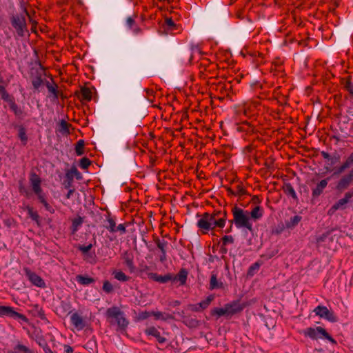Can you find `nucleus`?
Returning a JSON list of instances; mask_svg holds the SVG:
<instances>
[{
	"instance_id": "1",
	"label": "nucleus",
	"mask_w": 353,
	"mask_h": 353,
	"mask_svg": "<svg viewBox=\"0 0 353 353\" xmlns=\"http://www.w3.org/2000/svg\"><path fill=\"white\" fill-rule=\"evenodd\" d=\"M233 220L231 221L234 223L237 228H245L250 232L253 231L252 222L249 217L248 211L235 205L232 209Z\"/></svg>"
},
{
	"instance_id": "2",
	"label": "nucleus",
	"mask_w": 353,
	"mask_h": 353,
	"mask_svg": "<svg viewBox=\"0 0 353 353\" xmlns=\"http://www.w3.org/2000/svg\"><path fill=\"white\" fill-rule=\"evenodd\" d=\"M105 316L110 324H117L121 330H125L129 324L123 312L117 306L108 308L105 312Z\"/></svg>"
},
{
	"instance_id": "3",
	"label": "nucleus",
	"mask_w": 353,
	"mask_h": 353,
	"mask_svg": "<svg viewBox=\"0 0 353 353\" xmlns=\"http://www.w3.org/2000/svg\"><path fill=\"white\" fill-rule=\"evenodd\" d=\"M30 181L32 188L33 192L37 194L39 201L44 205L46 210L50 212H53L54 210L47 202L46 199V195L43 192L41 187V180L39 175L36 173L32 172L30 174Z\"/></svg>"
},
{
	"instance_id": "4",
	"label": "nucleus",
	"mask_w": 353,
	"mask_h": 353,
	"mask_svg": "<svg viewBox=\"0 0 353 353\" xmlns=\"http://www.w3.org/2000/svg\"><path fill=\"white\" fill-rule=\"evenodd\" d=\"M26 15L29 16V14L26 10H24L23 13L16 14L11 18L12 26L19 37H23L25 33L28 32Z\"/></svg>"
},
{
	"instance_id": "5",
	"label": "nucleus",
	"mask_w": 353,
	"mask_h": 353,
	"mask_svg": "<svg viewBox=\"0 0 353 353\" xmlns=\"http://www.w3.org/2000/svg\"><path fill=\"white\" fill-rule=\"evenodd\" d=\"M303 334L305 336H307L313 340H317L320 336L327 339L332 344L336 343V340L322 327H316V328L308 327L303 331Z\"/></svg>"
},
{
	"instance_id": "6",
	"label": "nucleus",
	"mask_w": 353,
	"mask_h": 353,
	"mask_svg": "<svg viewBox=\"0 0 353 353\" xmlns=\"http://www.w3.org/2000/svg\"><path fill=\"white\" fill-rule=\"evenodd\" d=\"M313 312L316 316L324 318L330 322L334 323L338 321L334 313L329 310L325 306L319 305L314 309Z\"/></svg>"
},
{
	"instance_id": "7",
	"label": "nucleus",
	"mask_w": 353,
	"mask_h": 353,
	"mask_svg": "<svg viewBox=\"0 0 353 353\" xmlns=\"http://www.w3.org/2000/svg\"><path fill=\"white\" fill-rule=\"evenodd\" d=\"M8 316L14 319H19L23 322L28 323V319L23 314L14 310L12 307L0 305V316Z\"/></svg>"
},
{
	"instance_id": "8",
	"label": "nucleus",
	"mask_w": 353,
	"mask_h": 353,
	"mask_svg": "<svg viewBox=\"0 0 353 353\" xmlns=\"http://www.w3.org/2000/svg\"><path fill=\"white\" fill-rule=\"evenodd\" d=\"M211 216L210 213L205 212L201 215V218L197 222V227L202 231L203 234H207L210 230L214 229V226L210 223Z\"/></svg>"
},
{
	"instance_id": "9",
	"label": "nucleus",
	"mask_w": 353,
	"mask_h": 353,
	"mask_svg": "<svg viewBox=\"0 0 353 353\" xmlns=\"http://www.w3.org/2000/svg\"><path fill=\"white\" fill-rule=\"evenodd\" d=\"M353 183V168L347 174L342 176L338 181L336 188L339 191L347 189Z\"/></svg>"
},
{
	"instance_id": "10",
	"label": "nucleus",
	"mask_w": 353,
	"mask_h": 353,
	"mask_svg": "<svg viewBox=\"0 0 353 353\" xmlns=\"http://www.w3.org/2000/svg\"><path fill=\"white\" fill-rule=\"evenodd\" d=\"M212 221H210L212 226L223 228L225 226L226 219V212L214 211L212 214H210Z\"/></svg>"
},
{
	"instance_id": "11",
	"label": "nucleus",
	"mask_w": 353,
	"mask_h": 353,
	"mask_svg": "<svg viewBox=\"0 0 353 353\" xmlns=\"http://www.w3.org/2000/svg\"><path fill=\"white\" fill-rule=\"evenodd\" d=\"M24 272L26 276L28 278L30 281L34 285L39 288H45L46 283L43 279L37 274L35 272L31 271L28 268H25L23 269Z\"/></svg>"
},
{
	"instance_id": "12",
	"label": "nucleus",
	"mask_w": 353,
	"mask_h": 353,
	"mask_svg": "<svg viewBox=\"0 0 353 353\" xmlns=\"http://www.w3.org/2000/svg\"><path fill=\"white\" fill-rule=\"evenodd\" d=\"M227 311V316H232L236 314L240 313L245 307V304L240 303L239 301H234L225 305Z\"/></svg>"
},
{
	"instance_id": "13",
	"label": "nucleus",
	"mask_w": 353,
	"mask_h": 353,
	"mask_svg": "<svg viewBox=\"0 0 353 353\" xmlns=\"http://www.w3.org/2000/svg\"><path fill=\"white\" fill-rule=\"evenodd\" d=\"M353 166V152H351L348 157H347L343 163L338 167L334 174H340L345 172V170L352 168Z\"/></svg>"
},
{
	"instance_id": "14",
	"label": "nucleus",
	"mask_w": 353,
	"mask_h": 353,
	"mask_svg": "<svg viewBox=\"0 0 353 353\" xmlns=\"http://www.w3.org/2000/svg\"><path fill=\"white\" fill-rule=\"evenodd\" d=\"M154 243L161 252L159 261L161 263H164L167 260L166 248L168 242L163 239L161 240L159 238H157L154 239Z\"/></svg>"
},
{
	"instance_id": "15",
	"label": "nucleus",
	"mask_w": 353,
	"mask_h": 353,
	"mask_svg": "<svg viewBox=\"0 0 353 353\" xmlns=\"http://www.w3.org/2000/svg\"><path fill=\"white\" fill-rule=\"evenodd\" d=\"M75 95L81 101H90L92 97V92L88 87H81L79 91L75 92Z\"/></svg>"
},
{
	"instance_id": "16",
	"label": "nucleus",
	"mask_w": 353,
	"mask_h": 353,
	"mask_svg": "<svg viewBox=\"0 0 353 353\" xmlns=\"http://www.w3.org/2000/svg\"><path fill=\"white\" fill-rule=\"evenodd\" d=\"M122 259L124 261L125 265L129 269L130 272L132 273L135 271V265L134 263V255L132 252L129 251H125L122 254Z\"/></svg>"
},
{
	"instance_id": "17",
	"label": "nucleus",
	"mask_w": 353,
	"mask_h": 353,
	"mask_svg": "<svg viewBox=\"0 0 353 353\" xmlns=\"http://www.w3.org/2000/svg\"><path fill=\"white\" fill-rule=\"evenodd\" d=\"M70 321L72 324L79 330H83L85 326L83 317L77 312H74L70 316Z\"/></svg>"
},
{
	"instance_id": "18",
	"label": "nucleus",
	"mask_w": 353,
	"mask_h": 353,
	"mask_svg": "<svg viewBox=\"0 0 353 353\" xmlns=\"http://www.w3.org/2000/svg\"><path fill=\"white\" fill-rule=\"evenodd\" d=\"M148 277L160 283H165L170 281H172L173 276L170 274H167L164 276L159 275L157 273L150 272L148 274Z\"/></svg>"
},
{
	"instance_id": "19",
	"label": "nucleus",
	"mask_w": 353,
	"mask_h": 353,
	"mask_svg": "<svg viewBox=\"0 0 353 353\" xmlns=\"http://www.w3.org/2000/svg\"><path fill=\"white\" fill-rule=\"evenodd\" d=\"M329 178L321 180L316 186L312 189V195L313 198H316L320 196L324 189L327 187Z\"/></svg>"
},
{
	"instance_id": "20",
	"label": "nucleus",
	"mask_w": 353,
	"mask_h": 353,
	"mask_svg": "<svg viewBox=\"0 0 353 353\" xmlns=\"http://www.w3.org/2000/svg\"><path fill=\"white\" fill-rule=\"evenodd\" d=\"M145 332L149 336L155 337L159 343H164L166 341V339L162 336L159 331L154 326L148 327Z\"/></svg>"
},
{
	"instance_id": "21",
	"label": "nucleus",
	"mask_w": 353,
	"mask_h": 353,
	"mask_svg": "<svg viewBox=\"0 0 353 353\" xmlns=\"http://www.w3.org/2000/svg\"><path fill=\"white\" fill-rule=\"evenodd\" d=\"M248 214L251 221H256L263 216V209L261 206L256 205L250 212L248 211Z\"/></svg>"
},
{
	"instance_id": "22",
	"label": "nucleus",
	"mask_w": 353,
	"mask_h": 353,
	"mask_svg": "<svg viewBox=\"0 0 353 353\" xmlns=\"http://www.w3.org/2000/svg\"><path fill=\"white\" fill-rule=\"evenodd\" d=\"M350 201V199L347 196L346 194H345L344 197L339 199L337 202H336L332 208L330 209V212L332 211V212L336 211L339 209H344L345 205Z\"/></svg>"
},
{
	"instance_id": "23",
	"label": "nucleus",
	"mask_w": 353,
	"mask_h": 353,
	"mask_svg": "<svg viewBox=\"0 0 353 353\" xmlns=\"http://www.w3.org/2000/svg\"><path fill=\"white\" fill-rule=\"evenodd\" d=\"M8 105L10 109L14 112L17 117L22 119L26 115L23 110L16 103L15 100L12 101Z\"/></svg>"
},
{
	"instance_id": "24",
	"label": "nucleus",
	"mask_w": 353,
	"mask_h": 353,
	"mask_svg": "<svg viewBox=\"0 0 353 353\" xmlns=\"http://www.w3.org/2000/svg\"><path fill=\"white\" fill-rule=\"evenodd\" d=\"M83 223V219L81 216H77L72 219V225L70 227L71 233L74 234Z\"/></svg>"
},
{
	"instance_id": "25",
	"label": "nucleus",
	"mask_w": 353,
	"mask_h": 353,
	"mask_svg": "<svg viewBox=\"0 0 353 353\" xmlns=\"http://www.w3.org/2000/svg\"><path fill=\"white\" fill-rule=\"evenodd\" d=\"M223 288V283L219 281L217 279L216 274L212 273L210 280V290L221 289Z\"/></svg>"
},
{
	"instance_id": "26",
	"label": "nucleus",
	"mask_w": 353,
	"mask_h": 353,
	"mask_svg": "<svg viewBox=\"0 0 353 353\" xmlns=\"http://www.w3.org/2000/svg\"><path fill=\"white\" fill-rule=\"evenodd\" d=\"M188 271L185 268L179 270V273L172 279V281H179L181 285H185L188 277Z\"/></svg>"
},
{
	"instance_id": "27",
	"label": "nucleus",
	"mask_w": 353,
	"mask_h": 353,
	"mask_svg": "<svg viewBox=\"0 0 353 353\" xmlns=\"http://www.w3.org/2000/svg\"><path fill=\"white\" fill-rule=\"evenodd\" d=\"M284 193L288 196H292L294 200H298L296 192L290 183H285L283 186Z\"/></svg>"
},
{
	"instance_id": "28",
	"label": "nucleus",
	"mask_w": 353,
	"mask_h": 353,
	"mask_svg": "<svg viewBox=\"0 0 353 353\" xmlns=\"http://www.w3.org/2000/svg\"><path fill=\"white\" fill-rule=\"evenodd\" d=\"M302 217L299 215H295L291 217L288 221H285V227L288 229L294 228L301 221Z\"/></svg>"
},
{
	"instance_id": "29",
	"label": "nucleus",
	"mask_w": 353,
	"mask_h": 353,
	"mask_svg": "<svg viewBox=\"0 0 353 353\" xmlns=\"http://www.w3.org/2000/svg\"><path fill=\"white\" fill-rule=\"evenodd\" d=\"M321 154L325 159L331 161L330 165H333L335 163L339 162L340 159H341L340 155L336 153L334 155H333L332 157H331L327 152H326L325 151H322V152H321Z\"/></svg>"
},
{
	"instance_id": "30",
	"label": "nucleus",
	"mask_w": 353,
	"mask_h": 353,
	"mask_svg": "<svg viewBox=\"0 0 353 353\" xmlns=\"http://www.w3.org/2000/svg\"><path fill=\"white\" fill-rule=\"evenodd\" d=\"M8 353H33V351L28 347L21 343H18L13 348V351L9 352Z\"/></svg>"
},
{
	"instance_id": "31",
	"label": "nucleus",
	"mask_w": 353,
	"mask_h": 353,
	"mask_svg": "<svg viewBox=\"0 0 353 353\" xmlns=\"http://www.w3.org/2000/svg\"><path fill=\"white\" fill-rule=\"evenodd\" d=\"M151 314L156 320L161 319L163 321H167L168 319H174V316L172 314L163 313L161 312H151Z\"/></svg>"
},
{
	"instance_id": "32",
	"label": "nucleus",
	"mask_w": 353,
	"mask_h": 353,
	"mask_svg": "<svg viewBox=\"0 0 353 353\" xmlns=\"http://www.w3.org/2000/svg\"><path fill=\"white\" fill-rule=\"evenodd\" d=\"M112 274L114 279L119 281L125 282L130 280V276H127L121 270H114Z\"/></svg>"
},
{
	"instance_id": "33",
	"label": "nucleus",
	"mask_w": 353,
	"mask_h": 353,
	"mask_svg": "<svg viewBox=\"0 0 353 353\" xmlns=\"http://www.w3.org/2000/svg\"><path fill=\"white\" fill-rule=\"evenodd\" d=\"M76 279L80 284L84 285H89L94 282V279L93 278L83 275H77Z\"/></svg>"
},
{
	"instance_id": "34",
	"label": "nucleus",
	"mask_w": 353,
	"mask_h": 353,
	"mask_svg": "<svg viewBox=\"0 0 353 353\" xmlns=\"http://www.w3.org/2000/svg\"><path fill=\"white\" fill-rule=\"evenodd\" d=\"M107 225H105V228L110 232H116V222L113 217H112L110 214L107 216Z\"/></svg>"
},
{
	"instance_id": "35",
	"label": "nucleus",
	"mask_w": 353,
	"mask_h": 353,
	"mask_svg": "<svg viewBox=\"0 0 353 353\" xmlns=\"http://www.w3.org/2000/svg\"><path fill=\"white\" fill-rule=\"evenodd\" d=\"M28 214L30 217L38 225H40V216L37 211H34L32 208L27 207Z\"/></svg>"
},
{
	"instance_id": "36",
	"label": "nucleus",
	"mask_w": 353,
	"mask_h": 353,
	"mask_svg": "<svg viewBox=\"0 0 353 353\" xmlns=\"http://www.w3.org/2000/svg\"><path fill=\"white\" fill-rule=\"evenodd\" d=\"M84 146L85 143L82 139L79 140L75 145V152L78 156H81L84 154Z\"/></svg>"
},
{
	"instance_id": "37",
	"label": "nucleus",
	"mask_w": 353,
	"mask_h": 353,
	"mask_svg": "<svg viewBox=\"0 0 353 353\" xmlns=\"http://www.w3.org/2000/svg\"><path fill=\"white\" fill-rule=\"evenodd\" d=\"M70 126V124H69L68 122H66L64 120H61L59 126V131L62 134H69V128Z\"/></svg>"
},
{
	"instance_id": "38",
	"label": "nucleus",
	"mask_w": 353,
	"mask_h": 353,
	"mask_svg": "<svg viewBox=\"0 0 353 353\" xmlns=\"http://www.w3.org/2000/svg\"><path fill=\"white\" fill-rule=\"evenodd\" d=\"M31 81L35 90H38L43 83L41 75H37L32 77Z\"/></svg>"
},
{
	"instance_id": "39",
	"label": "nucleus",
	"mask_w": 353,
	"mask_h": 353,
	"mask_svg": "<svg viewBox=\"0 0 353 353\" xmlns=\"http://www.w3.org/2000/svg\"><path fill=\"white\" fill-rule=\"evenodd\" d=\"M18 136L23 143L26 145L28 141V137L26 134V130L24 127L19 126Z\"/></svg>"
},
{
	"instance_id": "40",
	"label": "nucleus",
	"mask_w": 353,
	"mask_h": 353,
	"mask_svg": "<svg viewBox=\"0 0 353 353\" xmlns=\"http://www.w3.org/2000/svg\"><path fill=\"white\" fill-rule=\"evenodd\" d=\"M213 300L214 296L210 295L205 300L201 301L199 304L201 311L206 309Z\"/></svg>"
},
{
	"instance_id": "41",
	"label": "nucleus",
	"mask_w": 353,
	"mask_h": 353,
	"mask_svg": "<svg viewBox=\"0 0 353 353\" xmlns=\"http://www.w3.org/2000/svg\"><path fill=\"white\" fill-rule=\"evenodd\" d=\"M211 314L212 315H217L218 316H227V311L225 305L223 307L219 308L216 307L212 310Z\"/></svg>"
},
{
	"instance_id": "42",
	"label": "nucleus",
	"mask_w": 353,
	"mask_h": 353,
	"mask_svg": "<svg viewBox=\"0 0 353 353\" xmlns=\"http://www.w3.org/2000/svg\"><path fill=\"white\" fill-rule=\"evenodd\" d=\"M235 190V196H243L246 194V190H245L243 185L242 183H239L236 185V186L234 188Z\"/></svg>"
},
{
	"instance_id": "43",
	"label": "nucleus",
	"mask_w": 353,
	"mask_h": 353,
	"mask_svg": "<svg viewBox=\"0 0 353 353\" xmlns=\"http://www.w3.org/2000/svg\"><path fill=\"white\" fill-rule=\"evenodd\" d=\"M102 288L103 290L108 294L112 293L114 291V288L112 283L108 280L103 281Z\"/></svg>"
},
{
	"instance_id": "44",
	"label": "nucleus",
	"mask_w": 353,
	"mask_h": 353,
	"mask_svg": "<svg viewBox=\"0 0 353 353\" xmlns=\"http://www.w3.org/2000/svg\"><path fill=\"white\" fill-rule=\"evenodd\" d=\"M73 176H75L77 179H81V174L75 167L72 168L70 172L67 173V176L70 179H72Z\"/></svg>"
},
{
	"instance_id": "45",
	"label": "nucleus",
	"mask_w": 353,
	"mask_h": 353,
	"mask_svg": "<svg viewBox=\"0 0 353 353\" xmlns=\"http://www.w3.org/2000/svg\"><path fill=\"white\" fill-rule=\"evenodd\" d=\"M90 164L91 161L87 157H83L80 160L79 165L82 169H87Z\"/></svg>"
},
{
	"instance_id": "46",
	"label": "nucleus",
	"mask_w": 353,
	"mask_h": 353,
	"mask_svg": "<svg viewBox=\"0 0 353 353\" xmlns=\"http://www.w3.org/2000/svg\"><path fill=\"white\" fill-rule=\"evenodd\" d=\"M1 98L3 101L7 102L8 104L11 103L12 101L14 100V98L13 96L10 95L8 92L3 93L1 95Z\"/></svg>"
},
{
	"instance_id": "47",
	"label": "nucleus",
	"mask_w": 353,
	"mask_h": 353,
	"mask_svg": "<svg viewBox=\"0 0 353 353\" xmlns=\"http://www.w3.org/2000/svg\"><path fill=\"white\" fill-rule=\"evenodd\" d=\"M234 241V238L232 236H228L225 235L222 238V242H223V246L226 245L228 243H233Z\"/></svg>"
},
{
	"instance_id": "48",
	"label": "nucleus",
	"mask_w": 353,
	"mask_h": 353,
	"mask_svg": "<svg viewBox=\"0 0 353 353\" xmlns=\"http://www.w3.org/2000/svg\"><path fill=\"white\" fill-rule=\"evenodd\" d=\"M57 85L55 83H54L51 86H48V91L50 92H51L54 95V98H56V99L58 98V95H59V92L57 91Z\"/></svg>"
},
{
	"instance_id": "49",
	"label": "nucleus",
	"mask_w": 353,
	"mask_h": 353,
	"mask_svg": "<svg viewBox=\"0 0 353 353\" xmlns=\"http://www.w3.org/2000/svg\"><path fill=\"white\" fill-rule=\"evenodd\" d=\"M92 248V244L90 243L88 245H79L78 247V249L82 252L83 254H86Z\"/></svg>"
},
{
	"instance_id": "50",
	"label": "nucleus",
	"mask_w": 353,
	"mask_h": 353,
	"mask_svg": "<svg viewBox=\"0 0 353 353\" xmlns=\"http://www.w3.org/2000/svg\"><path fill=\"white\" fill-rule=\"evenodd\" d=\"M152 316L151 312L144 311L141 312L139 314V319L140 320H144L148 319L149 316Z\"/></svg>"
},
{
	"instance_id": "51",
	"label": "nucleus",
	"mask_w": 353,
	"mask_h": 353,
	"mask_svg": "<svg viewBox=\"0 0 353 353\" xmlns=\"http://www.w3.org/2000/svg\"><path fill=\"white\" fill-rule=\"evenodd\" d=\"M189 309L192 312H200L201 311L199 304H190L188 305Z\"/></svg>"
},
{
	"instance_id": "52",
	"label": "nucleus",
	"mask_w": 353,
	"mask_h": 353,
	"mask_svg": "<svg viewBox=\"0 0 353 353\" xmlns=\"http://www.w3.org/2000/svg\"><path fill=\"white\" fill-rule=\"evenodd\" d=\"M145 92L147 94V97L149 101H152V99L151 97H154V91L152 89H145Z\"/></svg>"
},
{
	"instance_id": "53",
	"label": "nucleus",
	"mask_w": 353,
	"mask_h": 353,
	"mask_svg": "<svg viewBox=\"0 0 353 353\" xmlns=\"http://www.w3.org/2000/svg\"><path fill=\"white\" fill-rule=\"evenodd\" d=\"M120 231L121 233H125V224H119L117 227L116 226V231Z\"/></svg>"
},
{
	"instance_id": "54",
	"label": "nucleus",
	"mask_w": 353,
	"mask_h": 353,
	"mask_svg": "<svg viewBox=\"0 0 353 353\" xmlns=\"http://www.w3.org/2000/svg\"><path fill=\"white\" fill-rule=\"evenodd\" d=\"M165 23L169 27L175 26V23L171 18H167L165 19Z\"/></svg>"
},
{
	"instance_id": "55",
	"label": "nucleus",
	"mask_w": 353,
	"mask_h": 353,
	"mask_svg": "<svg viewBox=\"0 0 353 353\" xmlns=\"http://www.w3.org/2000/svg\"><path fill=\"white\" fill-rule=\"evenodd\" d=\"M64 351L66 353H73V348L69 345H64Z\"/></svg>"
},
{
	"instance_id": "56",
	"label": "nucleus",
	"mask_w": 353,
	"mask_h": 353,
	"mask_svg": "<svg viewBox=\"0 0 353 353\" xmlns=\"http://www.w3.org/2000/svg\"><path fill=\"white\" fill-rule=\"evenodd\" d=\"M327 236V234H323L316 239L317 243L323 242Z\"/></svg>"
},
{
	"instance_id": "57",
	"label": "nucleus",
	"mask_w": 353,
	"mask_h": 353,
	"mask_svg": "<svg viewBox=\"0 0 353 353\" xmlns=\"http://www.w3.org/2000/svg\"><path fill=\"white\" fill-rule=\"evenodd\" d=\"M134 23H135V21L132 18H131V17L128 18L127 23L130 28H132Z\"/></svg>"
},
{
	"instance_id": "58",
	"label": "nucleus",
	"mask_w": 353,
	"mask_h": 353,
	"mask_svg": "<svg viewBox=\"0 0 353 353\" xmlns=\"http://www.w3.org/2000/svg\"><path fill=\"white\" fill-rule=\"evenodd\" d=\"M43 351L45 352V353H56L53 352L48 345H46L43 347Z\"/></svg>"
},
{
	"instance_id": "59",
	"label": "nucleus",
	"mask_w": 353,
	"mask_h": 353,
	"mask_svg": "<svg viewBox=\"0 0 353 353\" xmlns=\"http://www.w3.org/2000/svg\"><path fill=\"white\" fill-rule=\"evenodd\" d=\"M346 88L351 94H353V85H352L351 83L347 82Z\"/></svg>"
},
{
	"instance_id": "60",
	"label": "nucleus",
	"mask_w": 353,
	"mask_h": 353,
	"mask_svg": "<svg viewBox=\"0 0 353 353\" xmlns=\"http://www.w3.org/2000/svg\"><path fill=\"white\" fill-rule=\"evenodd\" d=\"M252 201L254 203H261V200H260L259 197L258 196H256V195L252 196Z\"/></svg>"
},
{
	"instance_id": "61",
	"label": "nucleus",
	"mask_w": 353,
	"mask_h": 353,
	"mask_svg": "<svg viewBox=\"0 0 353 353\" xmlns=\"http://www.w3.org/2000/svg\"><path fill=\"white\" fill-rule=\"evenodd\" d=\"M236 17L239 18V19H243L244 17V15H243V10H239L236 14Z\"/></svg>"
},
{
	"instance_id": "62",
	"label": "nucleus",
	"mask_w": 353,
	"mask_h": 353,
	"mask_svg": "<svg viewBox=\"0 0 353 353\" xmlns=\"http://www.w3.org/2000/svg\"><path fill=\"white\" fill-rule=\"evenodd\" d=\"M227 191H228V194H229L230 195H234V196H235V190H234V189H232V188H228L227 189Z\"/></svg>"
},
{
	"instance_id": "63",
	"label": "nucleus",
	"mask_w": 353,
	"mask_h": 353,
	"mask_svg": "<svg viewBox=\"0 0 353 353\" xmlns=\"http://www.w3.org/2000/svg\"><path fill=\"white\" fill-rule=\"evenodd\" d=\"M345 194L351 199L353 197V188L350 191L345 192Z\"/></svg>"
},
{
	"instance_id": "64",
	"label": "nucleus",
	"mask_w": 353,
	"mask_h": 353,
	"mask_svg": "<svg viewBox=\"0 0 353 353\" xmlns=\"http://www.w3.org/2000/svg\"><path fill=\"white\" fill-rule=\"evenodd\" d=\"M74 192V189H71L68 191L67 195H66V198L67 199H70V196L73 194V192Z\"/></svg>"
}]
</instances>
